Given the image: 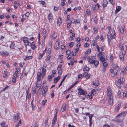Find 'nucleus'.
Returning <instances> with one entry per match:
<instances>
[{
    "label": "nucleus",
    "instance_id": "nucleus-1",
    "mask_svg": "<svg viewBox=\"0 0 127 127\" xmlns=\"http://www.w3.org/2000/svg\"><path fill=\"white\" fill-rule=\"evenodd\" d=\"M109 32L107 35L108 41V44L110 43L111 40L116 37L115 32V31L112 29H111L110 27L108 28Z\"/></svg>",
    "mask_w": 127,
    "mask_h": 127
},
{
    "label": "nucleus",
    "instance_id": "nucleus-2",
    "mask_svg": "<svg viewBox=\"0 0 127 127\" xmlns=\"http://www.w3.org/2000/svg\"><path fill=\"white\" fill-rule=\"evenodd\" d=\"M113 69H111L110 71L111 72V75L112 77H114L115 75H117V74L118 71L119 70V67L117 66L113 65Z\"/></svg>",
    "mask_w": 127,
    "mask_h": 127
},
{
    "label": "nucleus",
    "instance_id": "nucleus-3",
    "mask_svg": "<svg viewBox=\"0 0 127 127\" xmlns=\"http://www.w3.org/2000/svg\"><path fill=\"white\" fill-rule=\"evenodd\" d=\"M88 60L90 64H93L94 63V62L96 60V57L95 56H92L90 59L89 58L88 59Z\"/></svg>",
    "mask_w": 127,
    "mask_h": 127
},
{
    "label": "nucleus",
    "instance_id": "nucleus-4",
    "mask_svg": "<svg viewBox=\"0 0 127 127\" xmlns=\"http://www.w3.org/2000/svg\"><path fill=\"white\" fill-rule=\"evenodd\" d=\"M122 115L121 113L119 114L116 117L115 119L113 120L114 121L116 122L117 123L120 121V120L121 119V116Z\"/></svg>",
    "mask_w": 127,
    "mask_h": 127
},
{
    "label": "nucleus",
    "instance_id": "nucleus-5",
    "mask_svg": "<svg viewBox=\"0 0 127 127\" xmlns=\"http://www.w3.org/2000/svg\"><path fill=\"white\" fill-rule=\"evenodd\" d=\"M20 118V116L19 113H18L14 114L13 116V119L16 122H17V120L19 119Z\"/></svg>",
    "mask_w": 127,
    "mask_h": 127
},
{
    "label": "nucleus",
    "instance_id": "nucleus-6",
    "mask_svg": "<svg viewBox=\"0 0 127 127\" xmlns=\"http://www.w3.org/2000/svg\"><path fill=\"white\" fill-rule=\"evenodd\" d=\"M28 38L26 37H25L23 38V41L25 43H26V44H25L26 45H29V43L31 44V42L28 40Z\"/></svg>",
    "mask_w": 127,
    "mask_h": 127
},
{
    "label": "nucleus",
    "instance_id": "nucleus-7",
    "mask_svg": "<svg viewBox=\"0 0 127 127\" xmlns=\"http://www.w3.org/2000/svg\"><path fill=\"white\" fill-rule=\"evenodd\" d=\"M47 87H44L43 89V91L42 93V94L43 96L45 97L46 95V93L47 91Z\"/></svg>",
    "mask_w": 127,
    "mask_h": 127
},
{
    "label": "nucleus",
    "instance_id": "nucleus-8",
    "mask_svg": "<svg viewBox=\"0 0 127 127\" xmlns=\"http://www.w3.org/2000/svg\"><path fill=\"white\" fill-rule=\"evenodd\" d=\"M108 98H109L108 100L109 102L110 105H112L113 104V99L112 98V96H108Z\"/></svg>",
    "mask_w": 127,
    "mask_h": 127
},
{
    "label": "nucleus",
    "instance_id": "nucleus-9",
    "mask_svg": "<svg viewBox=\"0 0 127 127\" xmlns=\"http://www.w3.org/2000/svg\"><path fill=\"white\" fill-rule=\"evenodd\" d=\"M83 76L84 77H86V78L87 79H89L90 76V75L88 74L87 72V71L84 72Z\"/></svg>",
    "mask_w": 127,
    "mask_h": 127
},
{
    "label": "nucleus",
    "instance_id": "nucleus-10",
    "mask_svg": "<svg viewBox=\"0 0 127 127\" xmlns=\"http://www.w3.org/2000/svg\"><path fill=\"white\" fill-rule=\"evenodd\" d=\"M0 53L2 55H3V56H5L6 55L8 56V52L6 51H1Z\"/></svg>",
    "mask_w": 127,
    "mask_h": 127
},
{
    "label": "nucleus",
    "instance_id": "nucleus-11",
    "mask_svg": "<svg viewBox=\"0 0 127 127\" xmlns=\"http://www.w3.org/2000/svg\"><path fill=\"white\" fill-rule=\"evenodd\" d=\"M107 96H112V93L111 92V89L109 88H108L107 89Z\"/></svg>",
    "mask_w": 127,
    "mask_h": 127
},
{
    "label": "nucleus",
    "instance_id": "nucleus-12",
    "mask_svg": "<svg viewBox=\"0 0 127 127\" xmlns=\"http://www.w3.org/2000/svg\"><path fill=\"white\" fill-rule=\"evenodd\" d=\"M121 7L120 6H118L116 7V10L115 11V13L117 14L121 10Z\"/></svg>",
    "mask_w": 127,
    "mask_h": 127
},
{
    "label": "nucleus",
    "instance_id": "nucleus-13",
    "mask_svg": "<svg viewBox=\"0 0 127 127\" xmlns=\"http://www.w3.org/2000/svg\"><path fill=\"white\" fill-rule=\"evenodd\" d=\"M59 43L58 41H56L54 45V48L56 50L58 49L59 47Z\"/></svg>",
    "mask_w": 127,
    "mask_h": 127
},
{
    "label": "nucleus",
    "instance_id": "nucleus-14",
    "mask_svg": "<svg viewBox=\"0 0 127 127\" xmlns=\"http://www.w3.org/2000/svg\"><path fill=\"white\" fill-rule=\"evenodd\" d=\"M122 54L120 55V58L121 60H124L123 55H125V51H122Z\"/></svg>",
    "mask_w": 127,
    "mask_h": 127
},
{
    "label": "nucleus",
    "instance_id": "nucleus-15",
    "mask_svg": "<svg viewBox=\"0 0 127 127\" xmlns=\"http://www.w3.org/2000/svg\"><path fill=\"white\" fill-rule=\"evenodd\" d=\"M41 80V77H37V81L36 83V86H37L38 85H39L41 83L40 81Z\"/></svg>",
    "mask_w": 127,
    "mask_h": 127
},
{
    "label": "nucleus",
    "instance_id": "nucleus-16",
    "mask_svg": "<svg viewBox=\"0 0 127 127\" xmlns=\"http://www.w3.org/2000/svg\"><path fill=\"white\" fill-rule=\"evenodd\" d=\"M51 56L50 54H49L48 55L45 59L46 61L48 63H49L50 62V58Z\"/></svg>",
    "mask_w": 127,
    "mask_h": 127
},
{
    "label": "nucleus",
    "instance_id": "nucleus-17",
    "mask_svg": "<svg viewBox=\"0 0 127 127\" xmlns=\"http://www.w3.org/2000/svg\"><path fill=\"white\" fill-rule=\"evenodd\" d=\"M62 18H61L60 16H59V18L57 20V23L58 24H59V25L62 23Z\"/></svg>",
    "mask_w": 127,
    "mask_h": 127
},
{
    "label": "nucleus",
    "instance_id": "nucleus-18",
    "mask_svg": "<svg viewBox=\"0 0 127 127\" xmlns=\"http://www.w3.org/2000/svg\"><path fill=\"white\" fill-rule=\"evenodd\" d=\"M115 83L116 85L119 88H121V83L120 82H119V80H118L117 82H116Z\"/></svg>",
    "mask_w": 127,
    "mask_h": 127
},
{
    "label": "nucleus",
    "instance_id": "nucleus-19",
    "mask_svg": "<svg viewBox=\"0 0 127 127\" xmlns=\"http://www.w3.org/2000/svg\"><path fill=\"white\" fill-rule=\"evenodd\" d=\"M108 4V1L106 0H103V5L104 7L106 6Z\"/></svg>",
    "mask_w": 127,
    "mask_h": 127
},
{
    "label": "nucleus",
    "instance_id": "nucleus-20",
    "mask_svg": "<svg viewBox=\"0 0 127 127\" xmlns=\"http://www.w3.org/2000/svg\"><path fill=\"white\" fill-rule=\"evenodd\" d=\"M121 106V105L120 104H118V105L116 106L115 109V111L116 112H117Z\"/></svg>",
    "mask_w": 127,
    "mask_h": 127
},
{
    "label": "nucleus",
    "instance_id": "nucleus-21",
    "mask_svg": "<svg viewBox=\"0 0 127 127\" xmlns=\"http://www.w3.org/2000/svg\"><path fill=\"white\" fill-rule=\"evenodd\" d=\"M87 93V92L83 90H82L81 92H78V94L80 95H84L86 94Z\"/></svg>",
    "mask_w": 127,
    "mask_h": 127
},
{
    "label": "nucleus",
    "instance_id": "nucleus-22",
    "mask_svg": "<svg viewBox=\"0 0 127 127\" xmlns=\"http://www.w3.org/2000/svg\"><path fill=\"white\" fill-rule=\"evenodd\" d=\"M99 84V81L97 80H95L94 81L93 85L95 86H97Z\"/></svg>",
    "mask_w": 127,
    "mask_h": 127
},
{
    "label": "nucleus",
    "instance_id": "nucleus-23",
    "mask_svg": "<svg viewBox=\"0 0 127 127\" xmlns=\"http://www.w3.org/2000/svg\"><path fill=\"white\" fill-rule=\"evenodd\" d=\"M61 77L60 76H58L57 78H54V82L55 83H57L60 79Z\"/></svg>",
    "mask_w": 127,
    "mask_h": 127
},
{
    "label": "nucleus",
    "instance_id": "nucleus-24",
    "mask_svg": "<svg viewBox=\"0 0 127 127\" xmlns=\"http://www.w3.org/2000/svg\"><path fill=\"white\" fill-rule=\"evenodd\" d=\"M48 19L49 21L50 22H51L52 21L51 20L53 18V16L50 13V14L48 15Z\"/></svg>",
    "mask_w": 127,
    "mask_h": 127
},
{
    "label": "nucleus",
    "instance_id": "nucleus-25",
    "mask_svg": "<svg viewBox=\"0 0 127 127\" xmlns=\"http://www.w3.org/2000/svg\"><path fill=\"white\" fill-rule=\"evenodd\" d=\"M45 54V53L44 52L42 54L40 53L38 56V59L39 60L41 59L43 55Z\"/></svg>",
    "mask_w": 127,
    "mask_h": 127
},
{
    "label": "nucleus",
    "instance_id": "nucleus-26",
    "mask_svg": "<svg viewBox=\"0 0 127 127\" xmlns=\"http://www.w3.org/2000/svg\"><path fill=\"white\" fill-rule=\"evenodd\" d=\"M119 82H120L121 83H123L125 81V79L123 78H121L118 80Z\"/></svg>",
    "mask_w": 127,
    "mask_h": 127
},
{
    "label": "nucleus",
    "instance_id": "nucleus-27",
    "mask_svg": "<svg viewBox=\"0 0 127 127\" xmlns=\"http://www.w3.org/2000/svg\"><path fill=\"white\" fill-rule=\"evenodd\" d=\"M123 45L122 43H121L120 44V48L122 51H125L124 50V49L123 47Z\"/></svg>",
    "mask_w": 127,
    "mask_h": 127
},
{
    "label": "nucleus",
    "instance_id": "nucleus-28",
    "mask_svg": "<svg viewBox=\"0 0 127 127\" xmlns=\"http://www.w3.org/2000/svg\"><path fill=\"white\" fill-rule=\"evenodd\" d=\"M57 112L56 113V114L55 115V116H54V118L53 119V120H52V122H53L54 123H55V122L56 121L57 118Z\"/></svg>",
    "mask_w": 127,
    "mask_h": 127
},
{
    "label": "nucleus",
    "instance_id": "nucleus-29",
    "mask_svg": "<svg viewBox=\"0 0 127 127\" xmlns=\"http://www.w3.org/2000/svg\"><path fill=\"white\" fill-rule=\"evenodd\" d=\"M104 55V53L103 52H100L98 54V56L100 57H102Z\"/></svg>",
    "mask_w": 127,
    "mask_h": 127
},
{
    "label": "nucleus",
    "instance_id": "nucleus-30",
    "mask_svg": "<svg viewBox=\"0 0 127 127\" xmlns=\"http://www.w3.org/2000/svg\"><path fill=\"white\" fill-rule=\"evenodd\" d=\"M119 30L120 32L121 33H123L124 32V28L123 27L121 26V27H120L119 29Z\"/></svg>",
    "mask_w": 127,
    "mask_h": 127
},
{
    "label": "nucleus",
    "instance_id": "nucleus-31",
    "mask_svg": "<svg viewBox=\"0 0 127 127\" xmlns=\"http://www.w3.org/2000/svg\"><path fill=\"white\" fill-rule=\"evenodd\" d=\"M94 62V64L95 66L96 67H97L99 64L98 61L95 60Z\"/></svg>",
    "mask_w": 127,
    "mask_h": 127
},
{
    "label": "nucleus",
    "instance_id": "nucleus-32",
    "mask_svg": "<svg viewBox=\"0 0 127 127\" xmlns=\"http://www.w3.org/2000/svg\"><path fill=\"white\" fill-rule=\"evenodd\" d=\"M32 56H29L27 57L26 58L24 59L25 60H28L29 59H32Z\"/></svg>",
    "mask_w": 127,
    "mask_h": 127
},
{
    "label": "nucleus",
    "instance_id": "nucleus-33",
    "mask_svg": "<svg viewBox=\"0 0 127 127\" xmlns=\"http://www.w3.org/2000/svg\"><path fill=\"white\" fill-rule=\"evenodd\" d=\"M5 123L3 122L1 124V127H8L7 125H5Z\"/></svg>",
    "mask_w": 127,
    "mask_h": 127
},
{
    "label": "nucleus",
    "instance_id": "nucleus-34",
    "mask_svg": "<svg viewBox=\"0 0 127 127\" xmlns=\"http://www.w3.org/2000/svg\"><path fill=\"white\" fill-rule=\"evenodd\" d=\"M15 45L14 43H12L10 45V47L12 49H14L15 47Z\"/></svg>",
    "mask_w": 127,
    "mask_h": 127
},
{
    "label": "nucleus",
    "instance_id": "nucleus-35",
    "mask_svg": "<svg viewBox=\"0 0 127 127\" xmlns=\"http://www.w3.org/2000/svg\"><path fill=\"white\" fill-rule=\"evenodd\" d=\"M57 35V34L56 32L54 33L52 35V36L53 38H55Z\"/></svg>",
    "mask_w": 127,
    "mask_h": 127
},
{
    "label": "nucleus",
    "instance_id": "nucleus-36",
    "mask_svg": "<svg viewBox=\"0 0 127 127\" xmlns=\"http://www.w3.org/2000/svg\"><path fill=\"white\" fill-rule=\"evenodd\" d=\"M97 91V90L96 89H93L91 92V95H94V92H96Z\"/></svg>",
    "mask_w": 127,
    "mask_h": 127
},
{
    "label": "nucleus",
    "instance_id": "nucleus-37",
    "mask_svg": "<svg viewBox=\"0 0 127 127\" xmlns=\"http://www.w3.org/2000/svg\"><path fill=\"white\" fill-rule=\"evenodd\" d=\"M89 68L87 66H85L84 67L83 69V70L84 71H89Z\"/></svg>",
    "mask_w": 127,
    "mask_h": 127
},
{
    "label": "nucleus",
    "instance_id": "nucleus-38",
    "mask_svg": "<svg viewBox=\"0 0 127 127\" xmlns=\"http://www.w3.org/2000/svg\"><path fill=\"white\" fill-rule=\"evenodd\" d=\"M127 92L126 91H125L123 92V96L124 97H126L127 95Z\"/></svg>",
    "mask_w": 127,
    "mask_h": 127
},
{
    "label": "nucleus",
    "instance_id": "nucleus-39",
    "mask_svg": "<svg viewBox=\"0 0 127 127\" xmlns=\"http://www.w3.org/2000/svg\"><path fill=\"white\" fill-rule=\"evenodd\" d=\"M54 75L53 74H51L50 75H49L48 76V79H52L54 77Z\"/></svg>",
    "mask_w": 127,
    "mask_h": 127
},
{
    "label": "nucleus",
    "instance_id": "nucleus-40",
    "mask_svg": "<svg viewBox=\"0 0 127 127\" xmlns=\"http://www.w3.org/2000/svg\"><path fill=\"white\" fill-rule=\"evenodd\" d=\"M127 112L126 111H123L121 113L122 115H123V116H125L127 114Z\"/></svg>",
    "mask_w": 127,
    "mask_h": 127
},
{
    "label": "nucleus",
    "instance_id": "nucleus-41",
    "mask_svg": "<svg viewBox=\"0 0 127 127\" xmlns=\"http://www.w3.org/2000/svg\"><path fill=\"white\" fill-rule=\"evenodd\" d=\"M100 60L102 63L105 62V59L103 57H100Z\"/></svg>",
    "mask_w": 127,
    "mask_h": 127
},
{
    "label": "nucleus",
    "instance_id": "nucleus-42",
    "mask_svg": "<svg viewBox=\"0 0 127 127\" xmlns=\"http://www.w3.org/2000/svg\"><path fill=\"white\" fill-rule=\"evenodd\" d=\"M57 70L58 71V74L59 75L61 74L62 73V71L61 69H57Z\"/></svg>",
    "mask_w": 127,
    "mask_h": 127
},
{
    "label": "nucleus",
    "instance_id": "nucleus-43",
    "mask_svg": "<svg viewBox=\"0 0 127 127\" xmlns=\"http://www.w3.org/2000/svg\"><path fill=\"white\" fill-rule=\"evenodd\" d=\"M110 2L113 5H114L115 4V0H109Z\"/></svg>",
    "mask_w": 127,
    "mask_h": 127
},
{
    "label": "nucleus",
    "instance_id": "nucleus-44",
    "mask_svg": "<svg viewBox=\"0 0 127 127\" xmlns=\"http://www.w3.org/2000/svg\"><path fill=\"white\" fill-rule=\"evenodd\" d=\"M76 53V51H75V50H73L72 51V54L73 56H75L76 55V53Z\"/></svg>",
    "mask_w": 127,
    "mask_h": 127
},
{
    "label": "nucleus",
    "instance_id": "nucleus-45",
    "mask_svg": "<svg viewBox=\"0 0 127 127\" xmlns=\"http://www.w3.org/2000/svg\"><path fill=\"white\" fill-rule=\"evenodd\" d=\"M102 64L103 65L104 67H106V66L108 65V64L105 62H103Z\"/></svg>",
    "mask_w": 127,
    "mask_h": 127
},
{
    "label": "nucleus",
    "instance_id": "nucleus-46",
    "mask_svg": "<svg viewBox=\"0 0 127 127\" xmlns=\"http://www.w3.org/2000/svg\"><path fill=\"white\" fill-rule=\"evenodd\" d=\"M95 23V24H96L97 22V18L96 16H95L94 19Z\"/></svg>",
    "mask_w": 127,
    "mask_h": 127
},
{
    "label": "nucleus",
    "instance_id": "nucleus-47",
    "mask_svg": "<svg viewBox=\"0 0 127 127\" xmlns=\"http://www.w3.org/2000/svg\"><path fill=\"white\" fill-rule=\"evenodd\" d=\"M91 49H88L85 52V54H88L89 53L90 54L91 53Z\"/></svg>",
    "mask_w": 127,
    "mask_h": 127
},
{
    "label": "nucleus",
    "instance_id": "nucleus-48",
    "mask_svg": "<svg viewBox=\"0 0 127 127\" xmlns=\"http://www.w3.org/2000/svg\"><path fill=\"white\" fill-rule=\"evenodd\" d=\"M93 29H94V33H97V32L98 31V30H97V28L94 27L93 28Z\"/></svg>",
    "mask_w": 127,
    "mask_h": 127
},
{
    "label": "nucleus",
    "instance_id": "nucleus-49",
    "mask_svg": "<svg viewBox=\"0 0 127 127\" xmlns=\"http://www.w3.org/2000/svg\"><path fill=\"white\" fill-rule=\"evenodd\" d=\"M71 53V51L70 50H68L66 51V54L68 55H70Z\"/></svg>",
    "mask_w": 127,
    "mask_h": 127
},
{
    "label": "nucleus",
    "instance_id": "nucleus-50",
    "mask_svg": "<svg viewBox=\"0 0 127 127\" xmlns=\"http://www.w3.org/2000/svg\"><path fill=\"white\" fill-rule=\"evenodd\" d=\"M121 92L120 91H119L118 92V93H117V94H118L117 96L118 98H119L121 96Z\"/></svg>",
    "mask_w": 127,
    "mask_h": 127
},
{
    "label": "nucleus",
    "instance_id": "nucleus-51",
    "mask_svg": "<svg viewBox=\"0 0 127 127\" xmlns=\"http://www.w3.org/2000/svg\"><path fill=\"white\" fill-rule=\"evenodd\" d=\"M93 115L92 114L89 116V121H92V118L93 117Z\"/></svg>",
    "mask_w": 127,
    "mask_h": 127
},
{
    "label": "nucleus",
    "instance_id": "nucleus-52",
    "mask_svg": "<svg viewBox=\"0 0 127 127\" xmlns=\"http://www.w3.org/2000/svg\"><path fill=\"white\" fill-rule=\"evenodd\" d=\"M73 45V42H71L69 43V45L70 47H72Z\"/></svg>",
    "mask_w": 127,
    "mask_h": 127
},
{
    "label": "nucleus",
    "instance_id": "nucleus-53",
    "mask_svg": "<svg viewBox=\"0 0 127 127\" xmlns=\"http://www.w3.org/2000/svg\"><path fill=\"white\" fill-rule=\"evenodd\" d=\"M96 6L95 5H93L92 7V8L93 10L94 11H96Z\"/></svg>",
    "mask_w": 127,
    "mask_h": 127
},
{
    "label": "nucleus",
    "instance_id": "nucleus-54",
    "mask_svg": "<svg viewBox=\"0 0 127 127\" xmlns=\"http://www.w3.org/2000/svg\"><path fill=\"white\" fill-rule=\"evenodd\" d=\"M47 53H48L49 54H50L51 53V49L50 48H49L48 49V50L47 51Z\"/></svg>",
    "mask_w": 127,
    "mask_h": 127
},
{
    "label": "nucleus",
    "instance_id": "nucleus-55",
    "mask_svg": "<svg viewBox=\"0 0 127 127\" xmlns=\"http://www.w3.org/2000/svg\"><path fill=\"white\" fill-rule=\"evenodd\" d=\"M80 21V20L79 19H77L75 21V24L79 23Z\"/></svg>",
    "mask_w": 127,
    "mask_h": 127
},
{
    "label": "nucleus",
    "instance_id": "nucleus-56",
    "mask_svg": "<svg viewBox=\"0 0 127 127\" xmlns=\"http://www.w3.org/2000/svg\"><path fill=\"white\" fill-rule=\"evenodd\" d=\"M42 73L44 74L46 72V69L42 67Z\"/></svg>",
    "mask_w": 127,
    "mask_h": 127
},
{
    "label": "nucleus",
    "instance_id": "nucleus-57",
    "mask_svg": "<svg viewBox=\"0 0 127 127\" xmlns=\"http://www.w3.org/2000/svg\"><path fill=\"white\" fill-rule=\"evenodd\" d=\"M47 100H43L42 102V104L43 105H44L45 103L46 102Z\"/></svg>",
    "mask_w": 127,
    "mask_h": 127
},
{
    "label": "nucleus",
    "instance_id": "nucleus-58",
    "mask_svg": "<svg viewBox=\"0 0 127 127\" xmlns=\"http://www.w3.org/2000/svg\"><path fill=\"white\" fill-rule=\"evenodd\" d=\"M65 46L64 45H62L61 46V48L62 50H65Z\"/></svg>",
    "mask_w": 127,
    "mask_h": 127
},
{
    "label": "nucleus",
    "instance_id": "nucleus-59",
    "mask_svg": "<svg viewBox=\"0 0 127 127\" xmlns=\"http://www.w3.org/2000/svg\"><path fill=\"white\" fill-rule=\"evenodd\" d=\"M41 75H42L41 73L40 72H39L37 73V77H41Z\"/></svg>",
    "mask_w": 127,
    "mask_h": 127
},
{
    "label": "nucleus",
    "instance_id": "nucleus-60",
    "mask_svg": "<svg viewBox=\"0 0 127 127\" xmlns=\"http://www.w3.org/2000/svg\"><path fill=\"white\" fill-rule=\"evenodd\" d=\"M93 41L94 42L93 43V46H95V43L97 42V40H93Z\"/></svg>",
    "mask_w": 127,
    "mask_h": 127
},
{
    "label": "nucleus",
    "instance_id": "nucleus-61",
    "mask_svg": "<svg viewBox=\"0 0 127 127\" xmlns=\"http://www.w3.org/2000/svg\"><path fill=\"white\" fill-rule=\"evenodd\" d=\"M65 108H66L65 106H64V107H62V108H61L62 111V112L64 111H65Z\"/></svg>",
    "mask_w": 127,
    "mask_h": 127
},
{
    "label": "nucleus",
    "instance_id": "nucleus-62",
    "mask_svg": "<svg viewBox=\"0 0 127 127\" xmlns=\"http://www.w3.org/2000/svg\"><path fill=\"white\" fill-rule=\"evenodd\" d=\"M8 86H7V85H6V87H5V88H3L2 89V90L3 91H4L6 89H8Z\"/></svg>",
    "mask_w": 127,
    "mask_h": 127
},
{
    "label": "nucleus",
    "instance_id": "nucleus-63",
    "mask_svg": "<svg viewBox=\"0 0 127 127\" xmlns=\"http://www.w3.org/2000/svg\"><path fill=\"white\" fill-rule=\"evenodd\" d=\"M71 24L70 23H68L67 24V28H69L71 27Z\"/></svg>",
    "mask_w": 127,
    "mask_h": 127
},
{
    "label": "nucleus",
    "instance_id": "nucleus-64",
    "mask_svg": "<svg viewBox=\"0 0 127 127\" xmlns=\"http://www.w3.org/2000/svg\"><path fill=\"white\" fill-rule=\"evenodd\" d=\"M89 44L88 43H86L84 44V46L85 47H87L89 46Z\"/></svg>",
    "mask_w": 127,
    "mask_h": 127
}]
</instances>
